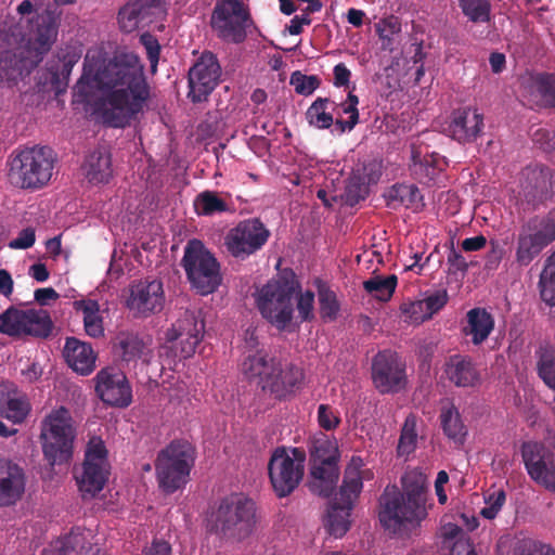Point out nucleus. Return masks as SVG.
I'll use <instances>...</instances> for the list:
<instances>
[{
  "mask_svg": "<svg viewBox=\"0 0 555 555\" xmlns=\"http://www.w3.org/2000/svg\"><path fill=\"white\" fill-rule=\"evenodd\" d=\"M27 33L20 17L7 16L0 23V82L29 73L48 53L39 51Z\"/></svg>",
  "mask_w": 555,
  "mask_h": 555,
  "instance_id": "3",
  "label": "nucleus"
},
{
  "mask_svg": "<svg viewBox=\"0 0 555 555\" xmlns=\"http://www.w3.org/2000/svg\"><path fill=\"white\" fill-rule=\"evenodd\" d=\"M181 266L191 287L202 296L212 294L222 283L220 262L201 240L186 243Z\"/></svg>",
  "mask_w": 555,
  "mask_h": 555,
  "instance_id": "9",
  "label": "nucleus"
},
{
  "mask_svg": "<svg viewBox=\"0 0 555 555\" xmlns=\"http://www.w3.org/2000/svg\"><path fill=\"white\" fill-rule=\"evenodd\" d=\"M397 282L398 279L395 274L386 278L375 275L363 282V288L376 299L387 301L395 293Z\"/></svg>",
  "mask_w": 555,
  "mask_h": 555,
  "instance_id": "42",
  "label": "nucleus"
},
{
  "mask_svg": "<svg viewBox=\"0 0 555 555\" xmlns=\"http://www.w3.org/2000/svg\"><path fill=\"white\" fill-rule=\"evenodd\" d=\"M314 294L307 291L298 297L297 310L302 321H311L313 319Z\"/></svg>",
  "mask_w": 555,
  "mask_h": 555,
  "instance_id": "59",
  "label": "nucleus"
},
{
  "mask_svg": "<svg viewBox=\"0 0 555 555\" xmlns=\"http://www.w3.org/2000/svg\"><path fill=\"white\" fill-rule=\"evenodd\" d=\"M506 501V493L503 489H498L485 496V506L480 509V515L489 520L494 519Z\"/></svg>",
  "mask_w": 555,
  "mask_h": 555,
  "instance_id": "52",
  "label": "nucleus"
},
{
  "mask_svg": "<svg viewBox=\"0 0 555 555\" xmlns=\"http://www.w3.org/2000/svg\"><path fill=\"white\" fill-rule=\"evenodd\" d=\"M140 42L146 50V56L151 63L152 68H155L158 63L160 53V46L157 39L153 35L145 33L141 35Z\"/></svg>",
  "mask_w": 555,
  "mask_h": 555,
  "instance_id": "57",
  "label": "nucleus"
},
{
  "mask_svg": "<svg viewBox=\"0 0 555 555\" xmlns=\"http://www.w3.org/2000/svg\"><path fill=\"white\" fill-rule=\"evenodd\" d=\"M359 99L351 91L345 102L335 105V126L340 132L351 131L359 122Z\"/></svg>",
  "mask_w": 555,
  "mask_h": 555,
  "instance_id": "40",
  "label": "nucleus"
},
{
  "mask_svg": "<svg viewBox=\"0 0 555 555\" xmlns=\"http://www.w3.org/2000/svg\"><path fill=\"white\" fill-rule=\"evenodd\" d=\"M204 328L205 324L199 315L192 311H185L166 333V340L172 344L171 348L177 347V344L180 345V349L175 352V357L179 359L192 357L203 338Z\"/></svg>",
  "mask_w": 555,
  "mask_h": 555,
  "instance_id": "24",
  "label": "nucleus"
},
{
  "mask_svg": "<svg viewBox=\"0 0 555 555\" xmlns=\"http://www.w3.org/2000/svg\"><path fill=\"white\" fill-rule=\"evenodd\" d=\"M56 155L49 146L35 145L13 152L9 157V179L21 189L38 190L48 184L53 175Z\"/></svg>",
  "mask_w": 555,
  "mask_h": 555,
  "instance_id": "6",
  "label": "nucleus"
},
{
  "mask_svg": "<svg viewBox=\"0 0 555 555\" xmlns=\"http://www.w3.org/2000/svg\"><path fill=\"white\" fill-rule=\"evenodd\" d=\"M376 33L380 40V49L393 52L399 43L401 24L393 17L383 20L376 24Z\"/></svg>",
  "mask_w": 555,
  "mask_h": 555,
  "instance_id": "43",
  "label": "nucleus"
},
{
  "mask_svg": "<svg viewBox=\"0 0 555 555\" xmlns=\"http://www.w3.org/2000/svg\"><path fill=\"white\" fill-rule=\"evenodd\" d=\"M521 553L526 555H555V548L541 541L527 539L521 543Z\"/></svg>",
  "mask_w": 555,
  "mask_h": 555,
  "instance_id": "58",
  "label": "nucleus"
},
{
  "mask_svg": "<svg viewBox=\"0 0 555 555\" xmlns=\"http://www.w3.org/2000/svg\"><path fill=\"white\" fill-rule=\"evenodd\" d=\"M26 475L17 463L0 459V506L15 504L24 494Z\"/></svg>",
  "mask_w": 555,
  "mask_h": 555,
  "instance_id": "28",
  "label": "nucleus"
},
{
  "mask_svg": "<svg viewBox=\"0 0 555 555\" xmlns=\"http://www.w3.org/2000/svg\"><path fill=\"white\" fill-rule=\"evenodd\" d=\"M372 380L380 393H398L408 383L405 361L393 350L378 351L372 360Z\"/></svg>",
  "mask_w": 555,
  "mask_h": 555,
  "instance_id": "19",
  "label": "nucleus"
},
{
  "mask_svg": "<svg viewBox=\"0 0 555 555\" xmlns=\"http://www.w3.org/2000/svg\"><path fill=\"white\" fill-rule=\"evenodd\" d=\"M166 14L164 0H131L119 10L118 23L122 31L132 33L163 21Z\"/></svg>",
  "mask_w": 555,
  "mask_h": 555,
  "instance_id": "23",
  "label": "nucleus"
},
{
  "mask_svg": "<svg viewBox=\"0 0 555 555\" xmlns=\"http://www.w3.org/2000/svg\"><path fill=\"white\" fill-rule=\"evenodd\" d=\"M291 85L294 86L298 94L310 95L319 88L320 79L314 75L307 76L300 72H295L291 76Z\"/></svg>",
  "mask_w": 555,
  "mask_h": 555,
  "instance_id": "54",
  "label": "nucleus"
},
{
  "mask_svg": "<svg viewBox=\"0 0 555 555\" xmlns=\"http://www.w3.org/2000/svg\"><path fill=\"white\" fill-rule=\"evenodd\" d=\"M363 461L359 456H352L345 469L344 480L338 493L328 502L324 527L327 532L341 538L350 529V515L354 502L363 488V479L370 478V470L362 472Z\"/></svg>",
  "mask_w": 555,
  "mask_h": 555,
  "instance_id": "5",
  "label": "nucleus"
},
{
  "mask_svg": "<svg viewBox=\"0 0 555 555\" xmlns=\"http://www.w3.org/2000/svg\"><path fill=\"white\" fill-rule=\"evenodd\" d=\"M320 317L325 322L335 321L339 311L336 294L325 285L318 288Z\"/></svg>",
  "mask_w": 555,
  "mask_h": 555,
  "instance_id": "47",
  "label": "nucleus"
},
{
  "mask_svg": "<svg viewBox=\"0 0 555 555\" xmlns=\"http://www.w3.org/2000/svg\"><path fill=\"white\" fill-rule=\"evenodd\" d=\"M467 324L463 332L472 337L474 345L482 344L491 334L494 327V319L483 308H474L467 312Z\"/></svg>",
  "mask_w": 555,
  "mask_h": 555,
  "instance_id": "34",
  "label": "nucleus"
},
{
  "mask_svg": "<svg viewBox=\"0 0 555 555\" xmlns=\"http://www.w3.org/2000/svg\"><path fill=\"white\" fill-rule=\"evenodd\" d=\"M113 351L124 367L134 366L139 360L149 363L152 358L149 344L138 334L130 332L117 334L113 343Z\"/></svg>",
  "mask_w": 555,
  "mask_h": 555,
  "instance_id": "29",
  "label": "nucleus"
},
{
  "mask_svg": "<svg viewBox=\"0 0 555 555\" xmlns=\"http://www.w3.org/2000/svg\"><path fill=\"white\" fill-rule=\"evenodd\" d=\"M92 75L101 92L103 119L113 128L130 126L142 115L152 99V87L140 57L132 52H116L112 57L91 63L85 60L83 76Z\"/></svg>",
  "mask_w": 555,
  "mask_h": 555,
  "instance_id": "1",
  "label": "nucleus"
},
{
  "mask_svg": "<svg viewBox=\"0 0 555 555\" xmlns=\"http://www.w3.org/2000/svg\"><path fill=\"white\" fill-rule=\"evenodd\" d=\"M221 73V66L217 56L210 51L203 52L189 69L188 98L193 103L207 101L208 96L219 85Z\"/></svg>",
  "mask_w": 555,
  "mask_h": 555,
  "instance_id": "21",
  "label": "nucleus"
},
{
  "mask_svg": "<svg viewBox=\"0 0 555 555\" xmlns=\"http://www.w3.org/2000/svg\"><path fill=\"white\" fill-rule=\"evenodd\" d=\"M81 170L91 184L108 183L113 176L111 153L105 147L91 151L86 155Z\"/></svg>",
  "mask_w": 555,
  "mask_h": 555,
  "instance_id": "32",
  "label": "nucleus"
},
{
  "mask_svg": "<svg viewBox=\"0 0 555 555\" xmlns=\"http://www.w3.org/2000/svg\"><path fill=\"white\" fill-rule=\"evenodd\" d=\"M318 423L324 430H334L340 424L339 412L328 404H320L318 408Z\"/></svg>",
  "mask_w": 555,
  "mask_h": 555,
  "instance_id": "55",
  "label": "nucleus"
},
{
  "mask_svg": "<svg viewBox=\"0 0 555 555\" xmlns=\"http://www.w3.org/2000/svg\"><path fill=\"white\" fill-rule=\"evenodd\" d=\"M194 211L197 216L211 217L223 212H233L231 206L218 192L205 190L198 193L193 201Z\"/></svg>",
  "mask_w": 555,
  "mask_h": 555,
  "instance_id": "39",
  "label": "nucleus"
},
{
  "mask_svg": "<svg viewBox=\"0 0 555 555\" xmlns=\"http://www.w3.org/2000/svg\"><path fill=\"white\" fill-rule=\"evenodd\" d=\"M534 90L544 107H555V74L543 73L533 80Z\"/></svg>",
  "mask_w": 555,
  "mask_h": 555,
  "instance_id": "46",
  "label": "nucleus"
},
{
  "mask_svg": "<svg viewBox=\"0 0 555 555\" xmlns=\"http://www.w3.org/2000/svg\"><path fill=\"white\" fill-rule=\"evenodd\" d=\"M441 157L437 153L422 155L415 149L412 150V164L410 170L412 176L423 184H429L441 171Z\"/></svg>",
  "mask_w": 555,
  "mask_h": 555,
  "instance_id": "35",
  "label": "nucleus"
},
{
  "mask_svg": "<svg viewBox=\"0 0 555 555\" xmlns=\"http://www.w3.org/2000/svg\"><path fill=\"white\" fill-rule=\"evenodd\" d=\"M447 260L451 270L461 271L463 273L468 270V262L463 257V255L454 248L453 242L451 243V248Z\"/></svg>",
  "mask_w": 555,
  "mask_h": 555,
  "instance_id": "61",
  "label": "nucleus"
},
{
  "mask_svg": "<svg viewBox=\"0 0 555 555\" xmlns=\"http://www.w3.org/2000/svg\"><path fill=\"white\" fill-rule=\"evenodd\" d=\"M93 382L95 393L103 403L116 408H128L132 403V388L121 370L103 367Z\"/></svg>",
  "mask_w": 555,
  "mask_h": 555,
  "instance_id": "22",
  "label": "nucleus"
},
{
  "mask_svg": "<svg viewBox=\"0 0 555 555\" xmlns=\"http://www.w3.org/2000/svg\"><path fill=\"white\" fill-rule=\"evenodd\" d=\"M164 302L162 281L145 279L130 285L126 306L135 317H147L159 312Z\"/></svg>",
  "mask_w": 555,
  "mask_h": 555,
  "instance_id": "25",
  "label": "nucleus"
},
{
  "mask_svg": "<svg viewBox=\"0 0 555 555\" xmlns=\"http://www.w3.org/2000/svg\"><path fill=\"white\" fill-rule=\"evenodd\" d=\"M439 418L443 434L448 438L454 441H463L466 435L465 426L461 420L457 408L453 403L441 408Z\"/></svg>",
  "mask_w": 555,
  "mask_h": 555,
  "instance_id": "41",
  "label": "nucleus"
},
{
  "mask_svg": "<svg viewBox=\"0 0 555 555\" xmlns=\"http://www.w3.org/2000/svg\"><path fill=\"white\" fill-rule=\"evenodd\" d=\"M462 13L473 23H487L491 17L489 0H457Z\"/></svg>",
  "mask_w": 555,
  "mask_h": 555,
  "instance_id": "45",
  "label": "nucleus"
},
{
  "mask_svg": "<svg viewBox=\"0 0 555 555\" xmlns=\"http://www.w3.org/2000/svg\"><path fill=\"white\" fill-rule=\"evenodd\" d=\"M387 197L390 202H397L406 207L422 201L420 190L413 184H396L389 190Z\"/></svg>",
  "mask_w": 555,
  "mask_h": 555,
  "instance_id": "51",
  "label": "nucleus"
},
{
  "mask_svg": "<svg viewBox=\"0 0 555 555\" xmlns=\"http://www.w3.org/2000/svg\"><path fill=\"white\" fill-rule=\"evenodd\" d=\"M451 555H477L469 539L459 538L451 547Z\"/></svg>",
  "mask_w": 555,
  "mask_h": 555,
  "instance_id": "64",
  "label": "nucleus"
},
{
  "mask_svg": "<svg viewBox=\"0 0 555 555\" xmlns=\"http://www.w3.org/2000/svg\"><path fill=\"white\" fill-rule=\"evenodd\" d=\"M443 375L457 388L477 389L482 385V370L469 356L452 354L443 364Z\"/></svg>",
  "mask_w": 555,
  "mask_h": 555,
  "instance_id": "26",
  "label": "nucleus"
},
{
  "mask_svg": "<svg viewBox=\"0 0 555 555\" xmlns=\"http://www.w3.org/2000/svg\"><path fill=\"white\" fill-rule=\"evenodd\" d=\"M483 127V115L476 108L466 106L452 112L444 131L454 141L465 144L476 141Z\"/></svg>",
  "mask_w": 555,
  "mask_h": 555,
  "instance_id": "27",
  "label": "nucleus"
},
{
  "mask_svg": "<svg viewBox=\"0 0 555 555\" xmlns=\"http://www.w3.org/2000/svg\"><path fill=\"white\" fill-rule=\"evenodd\" d=\"M539 286L543 301L551 307L555 306V253L545 260L540 274Z\"/></svg>",
  "mask_w": 555,
  "mask_h": 555,
  "instance_id": "44",
  "label": "nucleus"
},
{
  "mask_svg": "<svg viewBox=\"0 0 555 555\" xmlns=\"http://www.w3.org/2000/svg\"><path fill=\"white\" fill-rule=\"evenodd\" d=\"M83 538L79 534L70 533L61 541L59 548L60 555H73L76 553V547L80 546V555H105V553L98 546H93L88 543V546L83 542Z\"/></svg>",
  "mask_w": 555,
  "mask_h": 555,
  "instance_id": "50",
  "label": "nucleus"
},
{
  "mask_svg": "<svg viewBox=\"0 0 555 555\" xmlns=\"http://www.w3.org/2000/svg\"><path fill=\"white\" fill-rule=\"evenodd\" d=\"M530 229L537 230L550 244L555 241V207L542 218L530 219Z\"/></svg>",
  "mask_w": 555,
  "mask_h": 555,
  "instance_id": "53",
  "label": "nucleus"
},
{
  "mask_svg": "<svg viewBox=\"0 0 555 555\" xmlns=\"http://www.w3.org/2000/svg\"><path fill=\"white\" fill-rule=\"evenodd\" d=\"M270 236V230L259 218H247L228 231L224 246L232 257L245 260L261 250Z\"/></svg>",
  "mask_w": 555,
  "mask_h": 555,
  "instance_id": "17",
  "label": "nucleus"
},
{
  "mask_svg": "<svg viewBox=\"0 0 555 555\" xmlns=\"http://www.w3.org/2000/svg\"><path fill=\"white\" fill-rule=\"evenodd\" d=\"M257 509V503L248 495L231 493L211 507L207 528L221 540L242 542L256 529Z\"/></svg>",
  "mask_w": 555,
  "mask_h": 555,
  "instance_id": "4",
  "label": "nucleus"
},
{
  "mask_svg": "<svg viewBox=\"0 0 555 555\" xmlns=\"http://www.w3.org/2000/svg\"><path fill=\"white\" fill-rule=\"evenodd\" d=\"M336 102L328 98H317L306 112V119L311 127L320 130L330 129L335 125L334 112Z\"/></svg>",
  "mask_w": 555,
  "mask_h": 555,
  "instance_id": "36",
  "label": "nucleus"
},
{
  "mask_svg": "<svg viewBox=\"0 0 555 555\" xmlns=\"http://www.w3.org/2000/svg\"><path fill=\"white\" fill-rule=\"evenodd\" d=\"M75 0H48L34 3L23 0L16 8V13L28 27L33 42L41 52H49L55 43L63 15L60 7L73 4Z\"/></svg>",
  "mask_w": 555,
  "mask_h": 555,
  "instance_id": "7",
  "label": "nucleus"
},
{
  "mask_svg": "<svg viewBox=\"0 0 555 555\" xmlns=\"http://www.w3.org/2000/svg\"><path fill=\"white\" fill-rule=\"evenodd\" d=\"M195 463V450L182 440L170 442L160 450L155 461L156 479L159 489L171 494L186 485Z\"/></svg>",
  "mask_w": 555,
  "mask_h": 555,
  "instance_id": "10",
  "label": "nucleus"
},
{
  "mask_svg": "<svg viewBox=\"0 0 555 555\" xmlns=\"http://www.w3.org/2000/svg\"><path fill=\"white\" fill-rule=\"evenodd\" d=\"M40 438L43 455L51 465L69 462L76 439L69 411L63 406L51 411L42 421Z\"/></svg>",
  "mask_w": 555,
  "mask_h": 555,
  "instance_id": "11",
  "label": "nucleus"
},
{
  "mask_svg": "<svg viewBox=\"0 0 555 555\" xmlns=\"http://www.w3.org/2000/svg\"><path fill=\"white\" fill-rule=\"evenodd\" d=\"M52 330L51 317L43 309L23 310L11 306L0 314V333L10 337L47 338Z\"/></svg>",
  "mask_w": 555,
  "mask_h": 555,
  "instance_id": "16",
  "label": "nucleus"
},
{
  "mask_svg": "<svg viewBox=\"0 0 555 555\" xmlns=\"http://www.w3.org/2000/svg\"><path fill=\"white\" fill-rule=\"evenodd\" d=\"M334 86L337 88L348 87L350 82L351 72L344 63H338L334 66Z\"/></svg>",
  "mask_w": 555,
  "mask_h": 555,
  "instance_id": "62",
  "label": "nucleus"
},
{
  "mask_svg": "<svg viewBox=\"0 0 555 555\" xmlns=\"http://www.w3.org/2000/svg\"><path fill=\"white\" fill-rule=\"evenodd\" d=\"M369 194V186L364 177L360 173H352L346 183L345 188V203L349 206H354L361 201L365 199Z\"/></svg>",
  "mask_w": 555,
  "mask_h": 555,
  "instance_id": "49",
  "label": "nucleus"
},
{
  "mask_svg": "<svg viewBox=\"0 0 555 555\" xmlns=\"http://www.w3.org/2000/svg\"><path fill=\"white\" fill-rule=\"evenodd\" d=\"M306 452L301 448H278L268 464L269 478L279 498L288 496L304 478Z\"/></svg>",
  "mask_w": 555,
  "mask_h": 555,
  "instance_id": "14",
  "label": "nucleus"
},
{
  "mask_svg": "<svg viewBox=\"0 0 555 555\" xmlns=\"http://www.w3.org/2000/svg\"><path fill=\"white\" fill-rule=\"evenodd\" d=\"M521 459L530 479L550 492H555V455L544 443L525 441Z\"/></svg>",
  "mask_w": 555,
  "mask_h": 555,
  "instance_id": "20",
  "label": "nucleus"
},
{
  "mask_svg": "<svg viewBox=\"0 0 555 555\" xmlns=\"http://www.w3.org/2000/svg\"><path fill=\"white\" fill-rule=\"evenodd\" d=\"M534 354L538 376L550 389L555 391V346L542 343Z\"/></svg>",
  "mask_w": 555,
  "mask_h": 555,
  "instance_id": "38",
  "label": "nucleus"
},
{
  "mask_svg": "<svg viewBox=\"0 0 555 555\" xmlns=\"http://www.w3.org/2000/svg\"><path fill=\"white\" fill-rule=\"evenodd\" d=\"M402 492L385 490L380 498L382 525L393 532L408 525L415 526L426 518L427 477L417 469L406 472L401 479Z\"/></svg>",
  "mask_w": 555,
  "mask_h": 555,
  "instance_id": "2",
  "label": "nucleus"
},
{
  "mask_svg": "<svg viewBox=\"0 0 555 555\" xmlns=\"http://www.w3.org/2000/svg\"><path fill=\"white\" fill-rule=\"evenodd\" d=\"M297 287L293 279L280 278L270 280L257 293L258 310L279 330H284L293 319V297Z\"/></svg>",
  "mask_w": 555,
  "mask_h": 555,
  "instance_id": "12",
  "label": "nucleus"
},
{
  "mask_svg": "<svg viewBox=\"0 0 555 555\" xmlns=\"http://www.w3.org/2000/svg\"><path fill=\"white\" fill-rule=\"evenodd\" d=\"M548 244L537 230L530 229L528 221L517 238L516 262L521 267L528 266Z\"/></svg>",
  "mask_w": 555,
  "mask_h": 555,
  "instance_id": "33",
  "label": "nucleus"
},
{
  "mask_svg": "<svg viewBox=\"0 0 555 555\" xmlns=\"http://www.w3.org/2000/svg\"><path fill=\"white\" fill-rule=\"evenodd\" d=\"M416 305L417 301L410 302L409 305H403V313H405L414 323H421L424 322L425 320H428V318H425L426 307L422 305L420 308H417L415 307Z\"/></svg>",
  "mask_w": 555,
  "mask_h": 555,
  "instance_id": "63",
  "label": "nucleus"
},
{
  "mask_svg": "<svg viewBox=\"0 0 555 555\" xmlns=\"http://www.w3.org/2000/svg\"><path fill=\"white\" fill-rule=\"evenodd\" d=\"M107 449L100 437H92L87 443L80 470L75 472L79 491L83 496L93 498L105 486L109 475Z\"/></svg>",
  "mask_w": 555,
  "mask_h": 555,
  "instance_id": "15",
  "label": "nucleus"
},
{
  "mask_svg": "<svg viewBox=\"0 0 555 555\" xmlns=\"http://www.w3.org/2000/svg\"><path fill=\"white\" fill-rule=\"evenodd\" d=\"M417 433H416V417L409 414L404 421L401 429L397 452L398 455H409L416 448Z\"/></svg>",
  "mask_w": 555,
  "mask_h": 555,
  "instance_id": "48",
  "label": "nucleus"
},
{
  "mask_svg": "<svg viewBox=\"0 0 555 555\" xmlns=\"http://www.w3.org/2000/svg\"><path fill=\"white\" fill-rule=\"evenodd\" d=\"M339 452L337 444L326 437L315 439L310 449L311 480L310 491L328 498L334 491L338 478Z\"/></svg>",
  "mask_w": 555,
  "mask_h": 555,
  "instance_id": "13",
  "label": "nucleus"
},
{
  "mask_svg": "<svg viewBox=\"0 0 555 555\" xmlns=\"http://www.w3.org/2000/svg\"><path fill=\"white\" fill-rule=\"evenodd\" d=\"M76 311L83 314V326L87 335L92 338L104 336L103 318L100 312V305L93 299H81L74 302Z\"/></svg>",
  "mask_w": 555,
  "mask_h": 555,
  "instance_id": "37",
  "label": "nucleus"
},
{
  "mask_svg": "<svg viewBox=\"0 0 555 555\" xmlns=\"http://www.w3.org/2000/svg\"><path fill=\"white\" fill-rule=\"evenodd\" d=\"M249 23L250 13L242 1H218L210 17L211 28L218 38L233 43L246 39Z\"/></svg>",
  "mask_w": 555,
  "mask_h": 555,
  "instance_id": "18",
  "label": "nucleus"
},
{
  "mask_svg": "<svg viewBox=\"0 0 555 555\" xmlns=\"http://www.w3.org/2000/svg\"><path fill=\"white\" fill-rule=\"evenodd\" d=\"M448 302L447 291H439L423 300H417L415 307L420 308L422 305L426 307L425 318L430 319L435 313L440 311Z\"/></svg>",
  "mask_w": 555,
  "mask_h": 555,
  "instance_id": "56",
  "label": "nucleus"
},
{
  "mask_svg": "<svg viewBox=\"0 0 555 555\" xmlns=\"http://www.w3.org/2000/svg\"><path fill=\"white\" fill-rule=\"evenodd\" d=\"M63 354L68 366L80 375L87 376L95 369L98 356L89 343L76 337H67Z\"/></svg>",
  "mask_w": 555,
  "mask_h": 555,
  "instance_id": "30",
  "label": "nucleus"
},
{
  "mask_svg": "<svg viewBox=\"0 0 555 555\" xmlns=\"http://www.w3.org/2000/svg\"><path fill=\"white\" fill-rule=\"evenodd\" d=\"M242 371L248 378L258 377L261 389L278 399L285 398L304 378L297 366L282 369L280 362L262 352L248 356L242 363Z\"/></svg>",
  "mask_w": 555,
  "mask_h": 555,
  "instance_id": "8",
  "label": "nucleus"
},
{
  "mask_svg": "<svg viewBox=\"0 0 555 555\" xmlns=\"http://www.w3.org/2000/svg\"><path fill=\"white\" fill-rule=\"evenodd\" d=\"M30 411L24 393L11 383H0V416L14 424L22 423Z\"/></svg>",
  "mask_w": 555,
  "mask_h": 555,
  "instance_id": "31",
  "label": "nucleus"
},
{
  "mask_svg": "<svg viewBox=\"0 0 555 555\" xmlns=\"http://www.w3.org/2000/svg\"><path fill=\"white\" fill-rule=\"evenodd\" d=\"M35 230L33 228L23 229L18 236L9 243L13 249H27L35 244Z\"/></svg>",
  "mask_w": 555,
  "mask_h": 555,
  "instance_id": "60",
  "label": "nucleus"
}]
</instances>
